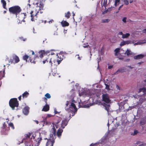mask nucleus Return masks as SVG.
<instances>
[{
    "label": "nucleus",
    "instance_id": "obj_41",
    "mask_svg": "<svg viewBox=\"0 0 146 146\" xmlns=\"http://www.w3.org/2000/svg\"><path fill=\"white\" fill-rule=\"evenodd\" d=\"M57 56H58V59H60V58H61V59H62V60H63V58L62 56H63L62 55V54H57Z\"/></svg>",
    "mask_w": 146,
    "mask_h": 146
},
{
    "label": "nucleus",
    "instance_id": "obj_21",
    "mask_svg": "<svg viewBox=\"0 0 146 146\" xmlns=\"http://www.w3.org/2000/svg\"><path fill=\"white\" fill-rule=\"evenodd\" d=\"M69 108H74L75 111H77V109L76 108L75 104L73 103H72L69 106Z\"/></svg>",
    "mask_w": 146,
    "mask_h": 146
},
{
    "label": "nucleus",
    "instance_id": "obj_61",
    "mask_svg": "<svg viewBox=\"0 0 146 146\" xmlns=\"http://www.w3.org/2000/svg\"><path fill=\"white\" fill-rule=\"evenodd\" d=\"M30 52H32V55H34V54H35V53H34V52L33 51V50H31V51H30Z\"/></svg>",
    "mask_w": 146,
    "mask_h": 146
},
{
    "label": "nucleus",
    "instance_id": "obj_14",
    "mask_svg": "<svg viewBox=\"0 0 146 146\" xmlns=\"http://www.w3.org/2000/svg\"><path fill=\"white\" fill-rule=\"evenodd\" d=\"M32 133H28L27 134H25L24 135V137L23 139V141H25V142H27L26 141V140L28 139H29L30 138V137L31 136V135Z\"/></svg>",
    "mask_w": 146,
    "mask_h": 146
},
{
    "label": "nucleus",
    "instance_id": "obj_58",
    "mask_svg": "<svg viewBox=\"0 0 146 146\" xmlns=\"http://www.w3.org/2000/svg\"><path fill=\"white\" fill-rule=\"evenodd\" d=\"M21 95L18 97L19 100L20 101L21 100Z\"/></svg>",
    "mask_w": 146,
    "mask_h": 146
},
{
    "label": "nucleus",
    "instance_id": "obj_19",
    "mask_svg": "<svg viewBox=\"0 0 146 146\" xmlns=\"http://www.w3.org/2000/svg\"><path fill=\"white\" fill-rule=\"evenodd\" d=\"M131 42L130 40L123 41L121 42L120 44L121 46H123L127 44L130 43Z\"/></svg>",
    "mask_w": 146,
    "mask_h": 146
},
{
    "label": "nucleus",
    "instance_id": "obj_15",
    "mask_svg": "<svg viewBox=\"0 0 146 146\" xmlns=\"http://www.w3.org/2000/svg\"><path fill=\"white\" fill-rule=\"evenodd\" d=\"M63 129L62 128L60 129V128H59V129L57 130L56 135L59 138H60L61 136L62 133L63 131Z\"/></svg>",
    "mask_w": 146,
    "mask_h": 146
},
{
    "label": "nucleus",
    "instance_id": "obj_5",
    "mask_svg": "<svg viewBox=\"0 0 146 146\" xmlns=\"http://www.w3.org/2000/svg\"><path fill=\"white\" fill-rule=\"evenodd\" d=\"M23 59L26 62H30L34 64L36 63V61L34 59H31V57L30 56H29L26 54H25L23 57Z\"/></svg>",
    "mask_w": 146,
    "mask_h": 146
},
{
    "label": "nucleus",
    "instance_id": "obj_54",
    "mask_svg": "<svg viewBox=\"0 0 146 146\" xmlns=\"http://www.w3.org/2000/svg\"><path fill=\"white\" fill-rule=\"evenodd\" d=\"M113 68V66H112V65L109 66L108 67V68L110 69H111V68Z\"/></svg>",
    "mask_w": 146,
    "mask_h": 146
},
{
    "label": "nucleus",
    "instance_id": "obj_64",
    "mask_svg": "<svg viewBox=\"0 0 146 146\" xmlns=\"http://www.w3.org/2000/svg\"><path fill=\"white\" fill-rule=\"evenodd\" d=\"M32 138H33V139H35V137L33 135H32L31 139H32Z\"/></svg>",
    "mask_w": 146,
    "mask_h": 146
},
{
    "label": "nucleus",
    "instance_id": "obj_1",
    "mask_svg": "<svg viewBox=\"0 0 146 146\" xmlns=\"http://www.w3.org/2000/svg\"><path fill=\"white\" fill-rule=\"evenodd\" d=\"M38 3H36V7L31 11L30 13L31 17V20L32 21H35V20H36L37 18V15L39 12V11L43 9L44 5L43 3H39V5H38Z\"/></svg>",
    "mask_w": 146,
    "mask_h": 146
},
{
    "label": "nucleus",
    "instance_id": "obj_26",
    "mask_svg": "<svg viewBox=\"0 0 146 146\" xmlns=\"http://www.w3.org/2000/svg\"><path fill=\"white\" fill-rule=\"evenodd\" d=\"M29 94L27 91H25L22 94L23 98H27L29 95Z\"/></svg>",
    "mask_w": 146,
    "mask_h": 146
},
{
    "label": "nucleus",
    "instance_id": "obj_16",
    "mask_svg": "<svg viewBox=\"0 0 146 146\" xmlns=\"http://www.w3.org/2000/svg\"><path fill=\"white\" fill-rule=\"evenodd\" d=\"M62 60V59L60 58V59H58L57 60H54L53 61V64L54 65H57L59 64Z\"/></svg>",
    "mask_w": 146,
    "mask_h": 146
},
{
    "label": "nucleus",
    "instance_id": "obj_4",
    "mask_svg": "<svg viewBox=\"0 0 146 146\" xmlns=\"http://www.w3.org/2000/svg\"><path fill=\"white\" fill-rule=\"evenodd\" d=\"M9 129V127H7V125L5 122H4L3 124L2 127V129L1 133L2 135H7L8 134V131Z\"/></svg>",
    "mask_w": 146,
    "mask_h": 146
},
{
    "label": "nucleus",
    "instance_id": "obj_56",
    "mask_svg": "<svg viewBox=\"0 0 146 146\" xmlns=\"http://www.w3.org/2000/svg\"><path fill=\"white\" fill-rule=\"evenodd\" d=\"M142 32L143 33H146V29H145L143 30Z\"/></svg>",
    "mask_w": 146,
    "mask_h": 146
},
{
    "label": "nucleus",
    "instance_id": "obj_37",
    "mask_svg": "<svg viewBox=\"0 0 146 146\" xmlns=\"http://www.w3.org/2000/svg\"><path fill=\"white\" fill-rule=\"evenodd\" d=\"M61 120V119L60 118L58 117V120L56 121L55 123H54V124H59V123L60 122Z\"/></svg>",
    "mask_w": 146,
    "mask_h": 146
},
{
    "label": "nucleus",
    "instance_id": "obj_11",
    "mask_svg": "<svg viewBox=\"0 0 146 146\" xmlns=\"http://www.w3.org/2000/svg\"><path fill=\"white\" fill-rule=\"evenodd\" d=\"M45 52L44 50H41L38 52L39 56L37 55L35 56V58L34 59L35 60H36V58H39V57L40 58H42L43 57V56H45Z\"/></svg>",
    "mask_w": 146,
    "mask_h": 146
},
{
    "label": "nucleus",
    "instance_id": "obj_36",
    "mask_svg": "<svg viewBox=\"0 0 146 146\" xmlns=\"http://www.w3.org/2000/svg\"><path fill=\"white\" fill-rule=\"evenodd\" d=\"M45 98H46L47 99H49L51 97L50 94L48 93H47L45 95Z\"/></svg>",
    "mask_w": 146,
    "mask_h": 146
},
{
    "label": "nucleus",
    "instance_id": "obj_42",
    "mask_svg": "<svg viewBox=\"0 0 146 146\" xmlns=\"http://www.w3.org/2000/svg\"><path fill=\"white\" fill-rule=\"evenodd\" d=\"M138 133V131L137 130H135L134 131V133H131V135H136Z\"/></svg>",
    "mask_w": 146,
    "mask_h": 146
},
{
    "label": "nucleus",
    "instance_id": "obj_48",
    "mask_svg": "<svg viewBox=\"0 0 146 146\" xmlns=\"http://www.w3.org/2000/svg\"><path fill=\"white\" fill-rule=\"evenodd\" d=\"M48 58H46V59H44V60L43 61V63L44 64H45L46 62H48Z\"/></svg>",
    "mask_w": 146,
    "mask_h": 146
},
{
    "label": "nucleus",
    "instance_id": "obj_12",
    "mask_svg": "<svg viewBox=\"0 0 146 146\" xmlns=\"http://www.w3.org/2000/svg\"><path fill=\"white\" fill-rule=\"evenodd\" d=\"M69 120H68L67 118H65L62 121L61 124V127L62 129H64L65 126H66L68 124Z\"/></svg>",
    "mask_w": 146,
    "mask_h": 146
},
{
    "label": "nucleus",
    "instance_id": "obj_3",
    "mask_svg": "<svg viewBox=\"0 0 146 146\" xmlns=\"http://www.w3.org/2000/svg\"><path fill=\"white\" fill-rule=\"evenodd\" d=\"M9 104L12 110H15V107H18L19 106V103L17 98H11L9 102Z\"/></svg>",
    "mask_w": 146,
    "mask_h": 146
},
{
    "label": "nucleus",
    "instance_id": "obj_7",
    "mask_svg": "<svg viewBox=\"0 0 146 146\" xmlns=\"http://www.w3.org/2000/svg\"><path fill=\"white\" fill-rule=\"evenodd\" d=\"M102 101L107 103H109L110 102V97L108 94H103L102 96Z\"/></svg>",
    "mask_w": 146,
    "mask_h": 146
},
{
    "label": "nucleus",
    "instance_id": "obj_22",
    "mask_svg": "<svg viewBox=\"0 0 146 146\" xmlns=\"http://www.w3.org/2000/svg\"><path fill=\"white\" fill-rule=\"evenodd\" d=\"M61 24L63 27L68 26L69 25V23L68 22L64 21H62L61 22Z\"/></svg>",
    "mask_w": 146,
    "mask_h": 146
},
{
    "label": "nucleus",
    "instance_id": "obj_13",
    "mask_svg": "<svg viewBox=\"0 0 146 146\" xmlns=\"http://www.w3.org/2000/svg\"><path fill=\"white\" fill-rule=\"evenodd\" d=\"M26 17V15L25 13H21V14L19 15L18 19L20 21L22 22V21H25L24 19Z\"/></svg>",
    "mask_w": 146,
    "mask_h": 146
},
{
    "label": "nucleus",
    "instance_id": "obj_55",
    "mask_svg": "<svg viewBox=\"0 0 146 146\" xmlns=\"http://www.w3.org/2000/svg\"><path fill=\"white\" fill-rule=\"evenodd\" d=\"M76 56H78V60H81V57H80L79 56V55H76Z\"/></svg>",
    "mask_w": 146,
    "mask_h": 146
},
{
    "label": "nucleus",
    "instance_id": "obj_45",
    "mask_svg": "<svg viewBox=\"0 0 146 146\" xmlns=\"http://www.w3.org/2000/svg\"><path fill=\"white\" fill-rule=\"evenodd\" d=\"M43 99L44 101L45 102L46 104H47V99L46 98L44 97L43 98Z\"/></svg>",
    "mask_w": 146,
    "mask_h": 146
},
{
    "label": "nucleus",
    "instance_id": "obj_31",
    "mask_svg": "<svg viewBox=\"0 0 146 146\" xmlns=\"http://www.w3.org/2000/svg\"><path fill=\"white\" fill-rule=\"evenodd\" d=\"M130 34L129 33H127L126 34H123L121 38H128L130 36Z\"/></svg>",
    "mask_w": 146,
    "mask_h": 146
},
{
    "label": "nucleus",
    "instance_id": "obj_28",
    "mask_svg": "<svg viewBox=\"0 0 146 146\" xmlns=\"http://www.w3.org/2000/svg\"><path fill=\"white\" fill-rule=\"evenodd\" d=\"M5 70L4 69L3 70V72L2 71L0 72V80L1 79L3 78L5 76Z\"/></svg>",
    "mask_w": 146,
    "mask_h": 146
},
{
    "label": "nucleus",
    "instance_id": "obj_63",
    "mask_svg": "<svg viewBox=\"0 0 146 146\" xmlns=\"http://www.w3.org/2000/svg\"><path fill=\"white\" fill-rule=\"evenodd\" d=\"M50 54L51 55H53L54 54H55L53 52H51V53H50Z\"/></svg>",
    "mask_w": 146,
    "mask_h": 146
},
{
    "label": "nucleus",
    "instance_id": "obj_23",
    "mask_svg": "<svg viewBox=\"0 0 146 146\" xmlns=\"http://www.w3.org/2000/svg\"><path fill=\"white\" fill-rule=\"evenodd\" d=\"M144 56V55H143L140 54L135 56L134 57V58L136 59H139L142 58Z\"/></svg>",
    "mask_w": 146,
    "mask_h": 146
},
{
    "label": "nucleus",
    "instance_id": "obj_40",
    "mask_svg": "<svg viewBox=\"0 0 146 146\" xmlns=\"http://www.w3.org/2000/svg\"><path fill=\"white\" fill-rule=\"evenodd\" d=\"M9 127H11L13 129H14V127L13 124L12 123H11L9 124Z\"/></svg>",
    "mask_w": 146,
    "mask_h": 146
},
{
    "label": "nucleus",
    "instance_id": "obj_34",
    "mask_svg": "<svg viewBox=\"0 0 146 146\" xmlns=\"http://www.w3.org/2000/svg\"><path fill=\"white\" fill-rule=\"evenodd\" d=\"M120 49L117 48H116L114 51L115 52V56H117L118 54V53L119 52Z\"/></svg>",
    "mask_w": 146,
    "mask_h": 146
},
{
    "label": "nucleus",
    "instance_id": "obj_52",
    "mask_svg": "<svg viewBox=\"0 0 146 146\" xmlns=\"http://www.w3.org/2000/svg\"><path fill=\"white\" fill-rule=\"evenodd\" d=\"M118 34L119 35H122V36H123V33L122 32H119L118 33Z\"/></svg>",
    "mask_w": 146,
    "mask_h": 146
},
{
    "label": "nucleus",
    "instance_id": "obj_10",
    "mask_svg": "<svg viewBox=\"0 0 146 146\" xmlns=\"http://www.w3.org/2000/svg\"><path fill=\"white\" fill-rule=\"evenodd\" d=\"M52 134L50 135V138L55 137L54 139L56 138V129H55L54 126H53L51 130Z\"/></svg>",
    "mask_w": 146,
    "mask_h": 146
},
{
    "label": "nucleus",
    "instance_id": "obj_24",
    "mask_svg": "<svg viewBox=\"0 0 146 146\" xmlns=\"http://www.w3.org/2000/svg\"><path fill=\"white\" fill-rule=\"evenodd\" d=\"M142 92L144 93L143 95L144 96H145V95H146V88H140L139 92Z\"/></svg>",
    "mask_w": 146,
    "mask_h": 146
},
{
    "label": "nucleus",
    "instance_id": "obj_35",
    "mask_svg": "<svg viewBox=\"0 0 146 146\" xmlns=\"http://www.w3.org/2000/svg\"><path fill=\"white\" fill-rule=\"evenodd\" d=\"M110 21L109 19H104L102 20L101 22L102 23H108Z\"/></svg>",
    "mask_w": 146,
    "mask_h": 146
},
{
    "label": "nucleus",
    "instance_id": "obj_60",
    "mask_svg": "<svg viewBox=\"0 0 146 146\" xmlns=\"http://www.w3.org/2000/svg\"><path fill=\"white\" fill-rule=\"evenodd\" d=\"M123 6V5H121V6H120L119 7V9H118V10H120V9H121V8Z\"/></svg>",
    "mask_w": 146,
    "mask_h": 146
},
{
    "label": "nucleus",
    "instance_id": "obj_25",
    "mask_svg": "<svg viewBox=\"0 0 146 146\" xmlns=\"http://www.w3.org/2000/svg\"><path fill=\"white\" fill-rule=\"evenodd\" d=\"M1 3L2 4L3 8L6 10H7V8L6 7V3L5 0H1Z\"/></svg>",
    "mask_w": 146,
    "mask_h": 146
},
{
    "label": "nucleus",
    "instance_id": "obj_51",
    "mask_svg": "<svg viewBox=\"0 0 146 146\" xmlns=\"http://www.w3.org/2000/svg\"><path fill=\"white\" fill-rule=\"evenodd\" d=\"M51 59V58L50 59V60H49V63L51 66H52V62Z\"/></svg>",
    "mask_w": 146,
    "mask_h": 146
},
{
    "label": "nucleus",
    "instance_id": "obj_47",
    "mask_svg": "<svg viewBox=\"0 0 146 146\" xmlns=\"http://www.w3.org/2000/svg\"><path fill=\"white\" fill-rule=\"evenodd\" d=\"M19 38L21 40L23 41H25L26 40V38H24L23 37H20Z\"/></svg>",
    "mask_w": 146,
    "mask_h": 146
},
{
    "label": "nucleus",
    "instance_id": "obj_49",
    "mask_svg": "<svg viewBox=\"0 0 146 146\" xmlns=\"http://www.w3.org/2000/svg\"><path fill=\"white\" fill-rule=\"evenodd\" d=\"M99 144V143H92L91 145V146H94L96 145H98Z\"/></svg>",
    "mask_w": 146,
    "mask_h": 146
},
{
    "label": "nucleus",
    "instance_id": "obj_9",
    "mask_svg": "<svg viewBox=\"0 0 146 146\" xmlns=\"http://www.w3.org/2000/svg\"><path fill=\"white\" fill-rule=\"evenodd\" d=\"M39 137L36 139L35 140V144L34 145L35 146H38L42 140V138L43 137L42 135H41L40 133H39Z\"/></svg>",
    "mask_w": 146,
    "mask_h": 146
},
{
    "label": "nucleus",
    "instance_id": "obj_53",
    "mask_svg": "<svg viewBox=\"0 0 146 146\" xmlns=\"http://www.w3.org/2000/svg\"><path fill=\"white\" fill-rule=\"evenodd\" d=\"M120 2V0H115V3L116 4H117V3H119Z\"/></svg>",
    "mask_w": 146,
    "mask_h": 146
},
{
    "label": "nucleus",
    "instance_id": "obj_38",
    "mask_svg": "<svg viewBox=\"0 0 146 146\" xmlns=\"http://www.w3.org/2000/svg\"><path fill=\"white\" fill-rule=\"evenodd\" d=\"M53 125H55L56 128H59H59H60V129L62 128V127H61V124L60 125L59 124H53Z\"/></svg>",
    "mask_w": 146,
    "mask_h": 146
},
{
    "label": "nucleus",
    "instance_id": "obj_59",
    "mask_svg": "<svg viewBox=\"0 0 146 146\" xmlns=\"http://www.w3.org/2000/svg\"><path fill=\"white\" fill-rule=\"evenodd\" d=\"M51 115H50V114H48L47 115V116L46 117V118H47V117H51Z\"/></svg>",
    "mask_w": 146,
    "mask_h": 146
},
{
    "label": "nucleus",
    "instance_id": "obj_27",
    "mask_svg": "<svg viewBox=\"0 0 146 146\" xmlns=\"http://www.w3.org/2000/svg\"><path fill=\"white\" fill-rule=\"evenodd\" d=\"M103 106L105 107V109L108 112L110 110L109 107L110 106V105L104 104Z\"/></svg>",
    "mask_w": 146,
    "mask_h": 146
},
{
    "label": "nucleus",
    "instance_id": "obj_33",
    "mask_svg": "<svg viewBox=\"0 0 146 146\" xmlns=\"http://www.w3.org/2000/svg\"><path fill=\"white\" fill-rule=\"evenodd\" d=\"M125 54H126L127 56H129V55L132 54V53L130 50L127 49L125 53Z\"/></svg>",
    "mask_w": 146,
    "mask_h": 146
},
{
    "label": "nucleus",
    "instance_id": "obj_57",
    "mask_svg": "<svg viewBox=\"0 0 146 146\" xmlns=\"http://www.w3.org/2000/svg\"><path fill=\"white\" fill-rule=\"evenodd\" d=\"M69 102L68 101H66V106H68V105H69Z\"/></svg>",
    "mask_w": 146,
    "mask_h": 146
},
{
    "label": "nucleus",
    "instance_id": "obj_18",
    "mask_svg": "<svg viewBox=\"0 0 146 146\" xmlns=\"http://www.w3.org/2000/svg\"><path fill=\"white\" fill-rule=\"evenodd\" d=\"M29 108L28 107H25L23 110V112L26 115H27L29 112Z\"/></svg>",
    "mask_w": 146,
    "mask_h": 146
},
{
    "label": "nucleus",
    "instance_id": "obj_8",
    "mask_svg": "<svg viewBox=\"0 0 146 146\" xmlns=\"http://www.w3.org/2000/svg\"><path fill=\"white\" fill-rule=\"evenodd\" d=\"M19 60V57L16 55H15L13 56V59H10L9 62H11V63H15L18 62Z\"/></svg>",
    "mask_w": 146,
    "mask_h": 146
},
{
    "label": "nucleus",
    "instance_id": "obj_46",
    "mask_svg": "<svg viewBox=\"0 0 146 146\" xmlns=\"http://www.w3.org/2000/svg\"><path fill=\"white\" fill-rule=\"evenodd\" d=\"M124 3L126 5H127L129 4L128 1L127 0H123Z\"/></svg>",
    "mask_w": 146,
    "mask_h": 146
},
{
    "label": "nucleus",
    "instance_id": "obj_39",
    "mask_svg": "<svg viewBox=\"0 0 146 146\" xmlns=\"http://www.w3.org/2000/svg\"><path fill=\"white\" fill-rule=\"evenodd\" d=\"M146 100V98H141L140 99L139 101L140 102L142 103L144 101Z\"/></svg>",
    "mask_w": 146,
    "mask_h": 146
},
{
    "label": "nucleus",
    "instance_id": "obj_29",
    "mask_svg": "<svg viewBox=\"0 0 146 146\" xmlns=\"http://www.w3.org/2000/svg\"><path fill=\"white\" fill-rule=\"evenodd\" d=\"M146 122V119L144 117L142 118L140 121V124L142 125H144Z\"/></svg>",
    "mask_w": 146,
    "mask_h": 146
},
{
    "label": "nucleus",
    "instance_id": "obj_20",
    "mask_svg": "<svg viewBox=\"0 0 146 146\" xmlns=\"http://www.w3.org/2000/svg\"><path fill=\"white\" fill-rule=\"evenodd\" d=\"M49 110V105L47 104H46V105L44 106L43 107L42 111H48Z\"/></svg>",
    "mask_w": 146,
    "mask_h": 146
},
{
    "label": "nucleus",
    "instance_id": "obj_17",
    "mask_svg": "<svg viewBox=\"0 0 146 146\" xmlns=\"http://www.w3.org/2000/svg\"><path fill=\"white\" fill-rule=\"evenodd\" d=\"M126 69L124 68H123L118 69L114 73V74H117L119 72L123 73L125 71Z\"/></svg>",
    "mask_w": 146,
    "mask_h": 146
},
{
    "label": "nucleus",
    "instance_id": "obj_50",
    "mask_svg": "<svg viewBox=\"0 0 146 146\" xmlns=\"http://www.w3.org/2000/svg\"><path fill=\"white\" fill-rule=\"evenodd\" d=\"M127 18L126 17H124L123 19H122V21L124 22V23H126V20Z\"/></svg>",
    "mask_w": 146,
    "mask_h": 146
},
{
    "label": "nucleus",
    "instance_id": "obj_44",
    "mask_svg": "<svg viewBox=\"0 0 146 146\" xmlns=\"http://www.w3.org/2000/svg\"><path fill=\"white\" fill-rule=\"evenodd\" d=\"M105 84L106 86V89L109 90H110V86L107 84Z\"/></svg>",
    "mask_w": 146,
    "mask_h": 146
},
{
    "label": "nucleus",
    "instance_id": "obj_6",
    "mask_svg": "<svg viewBox=\"0 0 146 146\" xmlns=\"http://www.w3.org/2000/svg\"><path fill=\"white\" fill-rule=\"evenodd\" d=\"M55 137L53 138H49V139H47V138H44V139H47V141L46 143V146H53L54 143Z\"/></svg>",
    "mask_w": 146,
    "mask_h": 146
},
{
    "label": "nucleus",
    "instance_id": "obj_30",
    "mask_svg": "<svg viewBox=\"0 0 146 146\" xmlns=\"http://www.w3.org/2000/svg\"><path fill=\"white\" fill-rule=\"evenodd\" d=\"M65 17L67 19H69L70 17L71 13L69 11H68L67 13H65Z\"/></svg>",
    "mask_w": 146,
    "mask_h": 146
},
{
    "label": "nucleus",
    "instance_id": "obj_43",
    "mask_svg": "<svg viewBox=\"0 0 146 146\" xmlns=\"http://www.w3.org/2000/svg\"><path fill=\"white\" fill-rule=\"evenodd\" d=\"M41 134V135H42L44 134V135H46V132L45 131H42L41 132V133H40Z\"/></svg>",
    "mask_w": 146,
    "mask_h": 146
},
{
    "label": "nucleus",
    "instance_id": "obj_2",
    "mask_svg": "<svg viewBox=\"0 0 146 146\" xmlns=\"http://www.w3.org/2000/svg\"><path fill=\"white\" fill-rule=\"evenodd\" d=\"M9 11L10 13L16 15L17 17L21 11V9L19 6H15L9 8Z\"/></svg>",
    "mask_w": 146,
    "mask_h": 146
},
{
    "label": "nucleus",
    "instance_id": "obj_32",
    "mask_svg": "<svg viewBox=\"0 0 146 146\" xmlns=\"http://www.w3.org/2000/svg\"><path fill=\"white\" fill-rule=\"evenodd\" d=\"M108 4L109 3H108V0H104L103 6L104 7L106 8V7Z\"/></svg>",
    "mask_w": 146,
    "mask_h": 146
},
{
    "label": "nucleus",
    "instance_id": "obj_62",
    "mask_svg": "<svg viewBox=\"0 0 146 146\" xmlns=\"http://www.w3.org/2000/svg\"><path fill=\"white\" fill-rule=\"evenodd\" d=\"M72 103H73V102L76 103V101L75 100H74V99H73L72 100Z\"/></svg>",
    "mask_w": 146,
    "mask_h": 146
}]
</instances>
